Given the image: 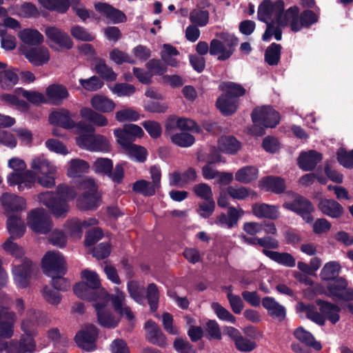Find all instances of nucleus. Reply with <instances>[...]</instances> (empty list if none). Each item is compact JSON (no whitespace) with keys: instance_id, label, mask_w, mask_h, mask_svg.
<instances>
[{"instance_id":"nucleus-1","label":"nucleus","mask_w":353,"mask_h":353,"mask_svg":"<svg viewBox=\"0 0 353 353\" xmlns=\"http://www.w3.org/2000/svg\"><path fill=\"white\" fill-rule=\"evenodd\" d=\"M77 191L72 186L59 184L55 192L46 191L39 194L38 199L57 218L65 216L69 211L68 202L77 196Z\"/></svg>"},{"instance_id":"nucleus-2","label":"nucleus","mask_w":353,"mask_h":353,"mask_svg":"<svg viewBox=\"0 0 353 353\" xmlns=\"http://www.w3.org/2000/svg\"><path fill=\"white\" fill-rule=\"evenodd\" d=\"M179 55L178 50L170 44H163L160 52L161 59H152L145 63V68L154 75L163 76L167 72V65L176 68L179 61L174 58Z\"/></svg>"},{"instance_id":"nucleus-3","label":"nucleus","mask_w":353,"mask_h":353,"mask_svg":"<svg viewBox=\"0 0 353 353\" xmlns=\"http://www.w3.org/2000/svg\"><path fill=\"white\" fill-rule=\"evenodd\" d=\"M285 17L286 26L289 25L294 32H299L303 28H310L319 21V16L314 11L307 9L299 13V8L296 6L285 10Z\"/></svg>"},{"instance_id":"nucleus-4","label":"nucleus","mask_w":353,"mask_h":353,"mask_svg":"<svg viewBox=\"0 0 353 353\" xmlns=\"http://www.w3.org/2000/svg\"><path fill=\"white\" fill-rule=\"evenodd\" d=\"M79 188L83 190L77 200V205L81 210L96 209L99 205L101 196L97 192V185L92 179H82L79 182Z\"/></svg>"},{"instance_id":"nucleus-5","label":"nucleus","mask_w":353,"mask_h":353,"mask_svg":"<svg viewBox=\"0 0 353 353\" xmlns=\"http://www.w3.org/2000/svg\"><path fill=\"white\" fill-rule=\"evenodd\" d=\"M285 3L283 0H276L272 2L271 0H263L258 8V19L262 22H266L274 14L276 22L281 26H286Z\"/></svg>"},{"instance_id":"nucleus-6","label":"nucleus","mask_w":353,"mask_h":353,"mask_svg":"<svg viewBox=\"0 0 353 353\" xmlns=\"http://www.w3.org/2000/svg\"><path fill=\"white\" fill-rule=\"evenodd\" d=\"M125 163H117L113 167V161L108 158H98L94 162L93 170L103 176H107L114 183L120 184L123 182L125 172L124 165Z\"/></svg>"},{"instance_id":"nucleus-7","label":"nucleus","mask_w":353,"mask_h":353,"mask_svg":"<svg viewBox=\"0 0 353 353\" xmlns=\"http://www.w3.org/2000/svg\"><path fill=\"white\" fill-rule=\"evenodd\" d=\"M283 208L294 212L300 216L307 223H311L314 221L312 213L314 212V206L306 197L296 194L292 201L285 202Z\"/></svg>"},{"instance_id":"nucleus-8","label":"nucleus","mask_w":353,"mask_h":353,"mask_svg":"<svg viewBox=\"0 0 353 353\" xmlns=\"http://www.w3.org/2000/svg\"><path fill=\"white\" fill-rule=\"evenodd\" d=\"M43 273L48 276L56 274H65L67 272L66 261L59 252L48 251L41 261Z\"/></svg>"},{"instance_id":"nucleus-9","label":"nucleus","mask_w":353,"mask_h":353,"mask_svg":"<svg viewBox=\"0 0 353 353\" xmlns=\"http://www.w3.org/2000/svg\"><path fill=\"white\" fill-rule=\"evenodd\" d=\"M38 268L31 260L26 258L19 265L12 268V274L17 285L21 288H26L32 276L38 272Z\"/></svg>"},{"instance_id":"nucleus-10","label":"nucleus","mask_w":353,"mask_h":353,"mask_svg":"<svg viewBox=\"0 0 353 353\" xmlns=\"http://www.w3.org/2000/svg\"><path fill=\"white\" fill-rule=\"evenodd\" d=\"M27 223L31 230L40 234H47L52 228L50 219L43 208L32 210L28 216Z\"/></svg>"},{"instance_id":"nucleus-11","label":"nucleus","mask_w":353,"mask_h":353,"mask_svg":"<svg viewBox=\"0 0 353 353\" xmlns=\"http://www.w3.org/2000/svg\"><path fill=\"white\" fill-rule=\"evenodd\" d=\"M326 288L327 295L333 299L353 301V288H348V282L344 277H339L329 282Z\"/></svg>"},{"instance_id":"nucleus-12","label":"nucleus","mask_w":353,"mask_h":353,"mask_svg":"<svg viewBox=\"0 0 353 353\" xmlns=\"http://www.w3.org/2000/svg\"><path fill=\"white\" fill-rule=\"evenodd\" d=\"M253 123H259L265 127L274 128L280 121L279 113L271 106L254 108L251 113Z\"/></svg>"},{"instance_id":"nucleus-13","label":"nucleus","mask_w":353,"mask_h":353,"mask_svg":"<svg viewBox=\"0 0 353 353\" xmlns=\"http://www.w3.org/2000/svg\"><path fill=\"white\" fill-rule=\"evenodd\" d=\"M97 335V328L93 325H89L86 330H81L76 334L74 341L80 348L92 352L97 347L95 341Z\"/></svg>"},{"instance_id":"nucleus-14","label":"nucleus","mask_w":353,"mask_h":353,"mask_svg":"<svg viewBox=\"0 0 353 353\" xmlns=\"http://www.w3.org/2000/svg\"><path fill=\"white\" fill-rule=\"evenodd\" d=\"M93 286L84 283H77L73 287L74 293L80 299L88 301H101L108 295L103 288L92 289Z\"/></svg>"},{"instance_id":"nucleus-15","label":"nucleus","mask_w":353,"mask_h":353,"mask_svg":"<svg viewBox=\"0 0 353 353\" xmlns=\"http://www.w3.org/2000/svg\"><path fill=\"white\" fill-rule=\"evenodd\" d=\"M8 183L10 186L17 185L19 192L31 188L36 181V174L31 170L23 172H11L7 177Z\"/></svg>"},{"instance_id":"nucleus-16","label":"nucleus","mask_w":353,"mask_h":353,"mask_svg":"<svg viewBox=\"0 0 353 353\" xmlns=\"http://www.w3.org/2000/svg\"><path fill=\"white\" fill-rule=\"evenodd\" d=\"M8 183L10 186L17 185L19 192L31 188L36 181V174L31 170L23 172H11L7 177Z\"/></svg>"},{"instance_id":"nucleus-17","label":"nucleus","mask_w":353,"mask_h":353,"mask_svg":"<svg viewBox=\"0 0 353 353\" xmlns=\"http://www.w3.org/2000/svg\"><path fill=\"white\" fill-rule=\"evenodd\" d=\"M124 299L125 296L122 292L119 294H112L108 292V295L102 298L101 301H99V303H105L106 305L108 301H111L115 312L121 316H125L128 321H131L134 319L135 316L130 307L123 306Z\"/></svg>"},{"instance_id":"nucleus-18","label":"nucleus","mask_w":353,"mask_h":353,"mask_svg":"<svg viewBox=\"0 0 353 353\" xmlns=\"http://www.w3.org/2000/svg\"><path fill=\"white\" fill-rule=\"evenodd\" d=\"M46 95L48 103L60 105L69 98L70 93L65 85L60 83H52L46 88Z\"/></svg>"},{"instance_id":"nucleus-19","label":"nucleus","mask_w":353,"mask_h":353,"mask_svg":"<svg viewBox=\"0 0 353 353\" xmlns=\"http://www.w3.org/2000/svg\"><path fill=\"white\" fill-rule=\"evenodd\" d=\"M259 187L265 192L275 194H281L286 190L285 181L281 176L268 175L263 176L259 181Z\"/></svg>"},{"instance_id":"nucleus-20","label":"nucleus","mask_w":353,"mask_h":353,"mask_svg":"<svg viewBox=\"0 0 353 353\" xmlns=\"http://www.w3.org/2000/svg\"><path fill=\"white\" fill-rule=\"evenodd\" d=\"M70 111L61 108L52 112L49 115V122L55 126L61 127L65 130H71L75 128L76 122L72 118Z\"/></svg>"},{"instance_id":"nucleus-21","label":"nucleus","mask_w":353,"mask_h":353,"mask_svg":"<svg viewBox=\"0 0 353 353\" xmlns=\"http://www.w3.org/2000/svg\"><path fill=\"white\" fill-rule=\"evenodd\" d=\"M45 34L51 41L57 44L60 48L70 50L73 47L74 43L68 34L57 27H47Z\"/></svg>"},{"instance_id":"nucleus-22","label":"nucleus","mask_w":353,"mask_h":353,"mask_svg":"<svg viewBox=\"0 0 353 353\" xmlns=\"http://www.w3.org/2000/svg\"><path fill=\"white\" fill-rule=\"evenodd\" d=\"M3 347L0 353L5 350L6 353H32L35 350L36 344L27 341L23 337H20L19 341L12 340L10 342L1 341Z\"/></svg>"},{"instance_id":"nucleus-23","label":"nucleus","mask_w":353,"mask_h":353,"mask_svg":"<svg viewBox=\"0 0 353 353\" xmlns=\"http://www.w3.org/2000/svg\"><path fill=\"white\" fill-rule=\"evenodd\" d=\"M317 207L323 214L332 219H340L345 212V209L341 204L332 199H322L319 201Z\"/></svg>"},{"instance_id":"nucleus-24","label":"nucleus","mask_w":353,"mask_h":353,"mask_svg":"<svg viewBox=\"0 0 353 353\" xmlns=\"http://www.w3.org/2000/svg\"><path fill=\"white\" fill-rule=\"evenodd\" d=\"M94 7L97 12L103 14L114 24L123 23L127 19L126 16L123 12L117 8H115L108 3H94Z\"/></svg>"},{"instance_id":"nucleus-25","label":"nucleus","mask_w":353,"mask_h":353,"mask_svg":"<svg viewBox=\"0 0 353 353\" xmlns=\"http://www.w3.org/2000/svg\"><path fill=\"white\" fill-rule=\"evenodd\" d=\"M244 212L242 209L237 210L233 206L228 208L227 214L222 212L218 215L214 221V223L221 227H227L230 229L237 225L241 217Z\"/></svg>"},{"instance_id":"nucleus-26","label":"nucleus","mask_w":353,"mask_h":353,"mask_svg":"<svg viewBox=\"0 0 353 353\" xmlns=\"http://www.w3.org/2000/svg\"><path fill=\"white\" fill-rule=\"evenodd\" d=\"M323 159L322 154L311 150L307 152H301L297 159V164L303 171H312Z\"/></svg>"},{"instance_id":"nucleus-27","label":"nucleus","mask_w":353,"mask_h":353,"mask_svg":"<svg viewBox=\"0 0 353 353\" xmlns=\"http://www.w3.org/2000/svg\"><path fill=\"white\" fill-rule=\"evenodd\" d=\"M144 327L147 334L146 339L150 343L160 347L166 345L165 336L156 322L148 320L145 322Z\"/></svg>"},{"instance_id":"nucleus-28","label":"nucleus","mask_w":353,"mask_h":353,"mask_svg":"<svg viewBox=\"0 0 353 353\" xmlns=\"http://www.w3.org/2000/svg\"><path fill=\"white\" fill-rule=\"evenodd\" d=\"M1 202L7 213L21 212L26 207V200L23 197L8 192L2 194Z\"/></svg>"},{"instance_id":"nucleus-29","label":"nucleus","mask_w":353,"mask_h":353,"mask_svg":"<svg viewBox=\"0 0 353 353\" xmlns=\"http://www.w3.org/2000/svg\"><path fill=\"white\" fill-rule=\"evenodd\" d=\"M94 307L97 312L99 323L106 328H114L119 323V319H116L114 314L105 309V303L97 302Z\"/></svg>"},{"instance_id":"nucleus-30","label":"nucleus","mask_w":353,"mask_h":353,"mask_svg":"<svg viewBox=\"0 0 353 353\" xmlns=\"http://www.w3.org/2000/svg\"><path fill=\"white\" fill-rule=\"evenodd\" d=\"M262 306L267 310L268 314L273 319L283 321L286 316L285 307L277 302L274 297L265 296L261 301Z\"/></svg>"},{"instance_id":"nucleus-31","label":"nucleus","mask_w":353,"mask_h":353,"mask_svg":"<svg viewBox=\"0 0 353 353\" xmlns=\"http://www.w3.org/2000/svg\"><path fill=\"white\" fill-rule=\"evenodd\" d=\"M252 214L258 218L276 220L279 217V206L265 203H256L252 205Z\"/></svg>"},{"instance_id":"nucleus-32","label":"nucleus","mask_w":353,"mask_h":353,"mask_svg":"<svg viewBox=\"0 0 353 353\" xmlns=\"http://www.w3.org/2000/svg\"><path fill=\"white\" fill-rule=\"evenodd\" d=\"M315 302L319 307V310L325 318V320L327 319L334 325L340 320L339 312L341 309L339 306L320 299H317Z\"/></svg>"},{"instance_id":"nucleus-33","label":"nucleus","mask_w":353,"mask_h":353,"mask_svg":"<svg viewBox=\"0 0 353 353\" xmlns=\"http://www.w3.org/2000/svg\"><path fill=\"white\" fill-rule=\"evenodd\" d=\"M26 58L34 66H41L50 60L49 50L46 47L31 48L24 53Z\"/></svg>"},{"instance_id":"nucleus-34","label":"nucleus","mask_w":353,"mask_h":353,"mask_svg":"<svg viewBox=\"0 0 353 353\" xmlns=\"http://www.w3.org/2000/svg\"><path fill=\"white\" fill-rule=\"evenodd\" d=\"M239 100L232 99L224 94H221L216 101V107L225 117L234 114L239 107Z\"/></svg>"},{"instance_id":"nucleus-35","label":"nucleus","mask_w":353,"mask_h":353,"mask_svg":"<svg viewBox=\"0 0 353 353\" xmlns=\"http://www.w3.org/2000/svg\"><path fill=\"white\" fill-rule=\"evenodd\" d=\"M196 170L190 167L183 172H174L171 174L170 184L174 186L183 187L185 185L193 183L196 180Z\"/></svg>"},{"instance_id":"nucleus-36","label":"nucleus","mask_w":353,"mask_h":353,"mask_svg":"<svg viewBox=\"0 0 353 353\" xmlns=\"http://www.w3.org/2000/svg\"><path fill=\"white\" fill-rule=\"evenodd\" d=\"M262 252L265 256L283 266L293 268L296 265L294 257L288 252H279L268 250H263Z\"/></svg>"},{"instance_id":"nucleus-37","label":"nucleus","mask_w":353,"mask_h":353,"mask_svg":"<svg viewBox=\"0 0 353 353\" xmlns=\"http://www.w3.org/2000/svg\"><path fill=\"white\" fill-rule=\"evenodd\" d=\"M7 229L10 234L9 238H21L26 232L23 221L18 215H10L7 220Z\"/></svg>"},{"instance_id":"nucleus-38","label":"nucleus","mask_w":353,"mask_h":353,"mask_svg":"<svg viewBox=\"0 0 353 353\" xmlns=\"http://www.w3.org/2000/svg\"><path fill=\"white\" fill-rule=\"evenodd\" d=\"M296 310L299 312H305L306 317L319 325L323 326L325 323V318L320 312L315 310V307L312 304H305L303 302H299Z\"/></svg>"},{"instance_id":"nucleus-39","label":"nucleus","mask_w":353,"mask_h":353,"mask_svg":"<svg viewBox=\"0 0 353 353\" xmlns=\"http://www.w3.org/2000/svg\"><path fill=\"white\" fill-rule=\"evenodd\" d=\"M294 337L307 347H311L316 351L322 349V345L319 341L315 340L312 334L303 327H299L294 332Z\"/></svg>"},{"instance_id":"nucleus-40","label":"nucleus","mask_w":353,"mask_h":353,"mask_svg":"<svg viewBox=\"0 0 353 353\" xmlns=\"http://www.w3.org/2000/svg\"><path fill=\"white\" fill-rule=\"evenodd\" d=\"M90 104L94 110L103 113L110 112L115 108V103L112 100L100 94L93 96Z\"/></svg>"},{"instance_id":"nucleus-41","label":"nucleus","mask_w":353,"mask_h":353,"mask_svg":"<svg viewBox=\"0 0 353 353\" xmlns=\"http://www.w3.org/2000/svg\"><path fill=\"white\" fill-rule=\"evenodd\" d=\"M241 148V142L233 136L223 137L219 140V148L225 154H235Z\"/></svg>"},{"instance_id":"nucleus-42","label":"nucleus","mask_w":353,"mask_h":353,"mask_svg":"<svg viewBox=\"0 0 353 353\" xmlns=\"http://www.w3.org/2000/svg\"><path fill=\"white\" fill-rule=\"evenodd\" d=\"M80 115L84 120L99 127L105 126L108 123L105 116L97 112L90 108H82L80 110Z\"/></svg>"},{"instance_id":"nucleus-43","label":"nucleus","mask_w":353,"mask_h":353,"mask_svg":"<svg viewBox=\"0 0 353 353\" xmlns=\"http://www.w3.org/2000/svg\"><path fill=\"white\" fill-rule=\"evenodd\" d=\"M258 169L252 165L244 166L235 173V180L241 183L248 184L258 178Z\"/></svg>"},{"instance_id":"nucleus-44","label":"nucleus","mask_w":353,"mask_h":353,"mask_svg":"<svg viewBox=\"0 0 353 353\" xmlns=\"http://www.w3.org/2000/svg\"><path fill=\"white\" fill-rule=\"evenodd\" d=\"M219 88L223 92V94L237 100H239V97L243 96L246 92L245 89L241 85L232 81L222 82Z\"/></svg>"},{"instance_id":"nucleus-45","label":"nucleus","mask_w":353,"mask_h":353,"mask_svg":"<svg viewBox=\"0 0 353 353\" xmlns=\"http://www.w3.org/2000/svg\"><path fill=\"white\" fill-rule=\"evenodd\" d=\"M341 270V267L338 262L330 261L321 269L320 277L323 281L330 282L340 277L339 275Z\"/></svg>"},{"instance_id":"nucleus-46","label":"nucleus","mask_w":353,"mask_h":353,"mask_svg":"<svg viewBox=\"0 0 353 353\" xmlns=\"http://www.w3.org/2000/svg\"><path fill=\"white\" fill-rule=\"evenodd\" d=\"M20 39L26 44L37 46L43 42V36L36 29L26 28L20 31Z\"/></svg>"},{"instance_id":"nucleus-47","label":"nucleus","mask_w":353,"mask_h":353,"mask_svg":"<svg viewBox=\"0 0 353 353\" xmlns=\"http://www.w3.org/2000/svg\"><path fill=\"white\" fill-rule=\"evenodd\" d=\"M210 54L212 56H218L219 61H225L228 59L232 55V50H227L223 43L217 39H213L210 43Z\"/></svg>"},{"instance_id":"nucleus-48","label":"nucleus","mask_w":353,"mask_h":353,"mask_svg":"<svg viewBox=\"0 0 353 353\" xmlns=\"http://www.w3.org/2000/svg\"><path fill=\"white\" fill-rule=\"evenodd\" d=\"M94 70L100 77L108 82L114 81L117 79V74L113 71L112 68L105 63V60L103 59L96 60Z\"/></svg>"},{"instance_id":"nucleus-49","label":"nucleus","mask_w":353,"mask_h":353,"mask_svg":"<svg viewBox=\"0 0 353 353\" xmlns=\"http://www.w3.org/2000/svg\"><path fill=\"white\" fill-rule=\"evenodd\" d=\"M132 191L144 196H152L156 194L158 188L154 184L145 179L137 180L132 184Z\"/></svg>"},{"instance_id":"nucleus-50","label":"nucleus","mask_w":353,"mask_h":353,"mask_svg":"<svg viewBox=\"0 0 353 353\" xmlns=\"http://www.w3.org/2000/svg\"><path fill=\"white\" fill-rule=\"evenodd\" d=\"M282 46L276 43H272L265 50V61L269 65H277L281 59Z\"/></svg>"},{"instance_id":"nucleus-51","label":"nucleus","mask_w":353,"mask_h":353,"mask_svg":"<svg viewBox=\"0 0 353 353\" xmlns=\"http://www.w3.org/2000/svg\"><path fill=\"white\" fill-rule=\"evenodd\" d=\"M31 168L34 173H40L41 174H54L56 168L51 163L43 157H37L32 160Z\"/></svg>"},{"instance_id":"nucleus-52","label":"nucleus","mask_w":353,"mask_h":353,"mask_svg":"<svg viewBox=\"0 0 353 353\" xmlns=\"http://www.w3.org/2000/svg\"><path fill=\"white\" fill-rule=\"evenodd\" d=\"M31 168L34 173H40L41 174H54L56 168L51 163L43 157H37L32 160Z\"/></svg>"},{"instance_id":"nucleus-53","label":"nucleus","mask_w":353,"mask_h":353,"mask_svg":"<svg viewBox=\"0 0 353 353\" xmlns=\"http://www.w3.org/2000/svg\"><path fill=\"white\" fill-rule=\"evenodd\" d=\"M37 322L35 319H26L22 321L21 328L23 332L21 337L30 343H35L34 336L37 334Z\"/></svg>"},{"instance_id":"nucleus-54","label":"nucleus","mask_w":353,"mask_h":353,"mask_svg":"<svg viewBox=\"0 0 353 353\" xmlns=\"http://www.w3.org/2000/svg\"><path fill=\"white\" fill-rule=\"evenodd\" d=\"M160 292L157 285L154 283H149L146 288V299L150 309L152 312H156L159 307Z\"/></svg>"},{"instance_id":"nucleus-55","label":"nucleus","mask_w":353,"mask_h":353,"mask_svg":"<svg viewBox=\"0 0 353 353\" xmlns=\"http://www.w3.org/2000/svg\"><path fill=\"white\" fill-rule=\"evenodd\" d=\"M19 81L17 74L12 70L0 71V86L3 90H10Z\"/></svg>"},{"instance_id":"nucleus-56","label":"nucleus","mask_w":353,"mask_h":353,"mask_svg":"<svg viewBox=\"0 0 353 353\" xmlns=\"http://www.w3.org/2000/svg\"><path fill=\"white\" fill-rule=\"evenodd\" d=\"M39 3L50 11H57L59 13L67 12L70 8L68 0H38Z\"/></svg>"},{"instance_id":"nucleus-57","label":"nucleus","mask_w":353,"mask_h":353,"mask_svg":"<svg viewBox=\"0 0 353 353\" xmlns=\"http://www.w3.org/2000/svg\"><path fill=\"white\" fill-rule=\"evenodd\" d=\"M89 168L88 163L83 159H72L70 161V167L68 169V175L72 177L79 176L81 174L88 172Z\"/></svg>"},{"instance_id":"nucleus-58","label":"nucleus","mask_w":353,"mask_h":353,"mask_svg":"<svg viewBox=\"0 0 353 353\" xmlns=\"http://www.w3.org/2000/svg\"><path fill=\"white\" fill-rule=\"evenodd\" d=\"M71 35L77 40L90 42L95 39V35L87 28L79 25H74L70 28Z\"/></svg>"},{"instance_id":"nucleus-59","label":"nucleus","mask_w":353,"mask_h":353,"mask_svg":"<svg viewBox=\"0 0 353 353\" xmlns=\"http://www.w3.org/2000/svg\"><path fill=\"white\" fill-rule=\"evenodd\" d=\"M170 139L172 143L181 148L190 147L195 142L194 137L187 132L173 134Z\"/></svg>"},{"instance_id":"nucleus-60","label":"nucleus","mask_w":353,"mask_h":353,"mask_svg":"<svg viewBox=\"0 0 353 353\" xmlns=\"http://www.w3.org/2000/svg\"><path fill=\"white\" fill-rule=\"evenodd\" d=\"M128 292L130 297L137 303L143 304L144 301L143 291L138 281H130L127 283Z\"/></svg>"},{"instance_id":"nucleus-61","label":"nucleus","mask_w":353,"mask_h":353,"mask_svg":"<svg viewBox=\"0 0 353 353\" xmlns=\"http://www.w3.org/2000/svg\"><path fill=\"white\" fill-rule=\"evenodd\" d=\"M79 82L83 89L89 92L97 91L104 85L103 81L95 75L88 79H80Z\"/></svg>"},{"instance_id":"nucleus-62","label":"nucleus","mask_w":353,"mask_h":353,"mask_svg":"<svg viewBox=\"0 0 353 353\" xmlns=\"http://www.w3.org/2000/svg\"><path fill=\"white\" fill-rule=\"evenodd\" d=\"M190 21L196 26L203 27L209 21V12L200 9H194L190 14Z\"/></svg>"},{"instance_id":"nucleus-63","label":"nucleus","mask_w":353,"mask_h":353,"mask_svg":"<svg viewBox=\"0 0 353 353\" xmlns=\"http://www.w3.org/2000/svg\"><path fill=\"white\" fill-rule=\"evenodd\" d=\"M336 159L340 165L347 169L353 168V150L347 151L341 148L336 152Z\"/></svg>"},{"instance_id":"nucleus-64","label":"nucleus","mask_w":353,"mask_h":353,"mask_svg":"<svg viewBox=\"0 0 353 353\" xmlns=\"http://www.w3.org/2000/svg\"><path fill=\"white\" fill-rule=\"evenodd\" d=\"M173 347L178 353H196V350L186 339L177 337L174 340Z\"/></svg>"}]
</instances>
